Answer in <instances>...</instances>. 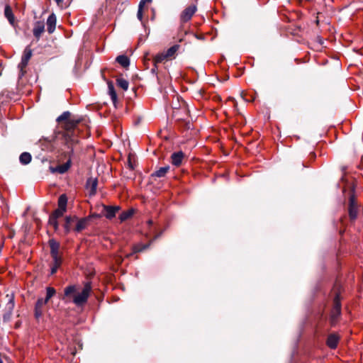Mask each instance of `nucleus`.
<instances>
[{"label":"nucleus","instance_id":"obj_1","mask_svg":"<svg viewBox=\"0 0 363 363\" xmlns=\"http://www.w3.org/2000/svg\"><path fill=\"white\" fill-rule=\"evenodd\" d=\"M91 291L90 282H86L81 291L77 285H69L65 288L62 300L65 303H73L77 306H82L85 304Z\"/></svg>","mask_w":363,"mask_h":363},{"label":"nucleus","instance_id":"obj_43","mask_svg":"<svg viewBox=\"0 0 363 363\" xmlns=\"http://www.w3.org/2000/svg\"><path fill=\"white\" fill-rule=\"evenodd\" d=\"M228 78H229V76H228V75H227V76H226V78H225V79H220V80H221V81H225V80H227Z\"/></svg>","mask_w":363,"mask_h":363},{"label":"nucleus","instance_id":"obj_21","mask_svg":"<svg viewBox=\"0 0 363 363\" xmlns=\"http://www.w3.org/2000/svg\"><path fill=\"white\" fill-rule=\"evenodd\" d=\"M77 225H76V227L74 228V230L76 232H81L82 230H83L84 229H85V228L86 227V225H87V222H88V220L87 218H82L80 220H77Z\"/></svg>","mask_w":363,"mask_h":363},{"label":"nucleus","instance_id":"obj_13","mask_svg":"<svg viewBox=\"0 0 363 363\" xmlns=\"http://www.w3.org/2000/svg\"><path fill=\"white\" fill-rule=\"evenodd\" d=\"M107 85H108V94L110 96L113 104H114V106H116V104L118 101V96H117L116 91L114 88V84H113V82L108 80Z\"/></svg>","mask_w":363,"mask_h":363},{"label":"nucleus","instance_id":"obj_26","mask_svg":"<svg viewBox=\"0 0 363 363\" xmlns=\"http://www.w3.org/2000/svg\"><path fill=\"white\" fill-rule=\"evenodd\" d=\"M133 215V209H130L128 211L123 212L120 215L119 219H120L121 222H123V221L129 219L130 218H131V216Z\"/></svg>","mask_w":363,"mask_h":363},{"label":"nucleus","instance_id":"obj_34","mask_svg":"<svg viewBox=\"0 0 363 363\" xmlns=\"http://www.w3.org/2000/svg\"><path fill=\"white\" fill-rule=\"evenodd\" d=\"M65 211L66 210L58 208L51 214V216H55V218L57 219L58 218L62 217Z\"/></svg>","mask_w":363,"mask_h":363},{"label":"nucleus","instance_id":"obj_31","mask_svg":"<svg viewBox=\"0 0 363 363\" xmlns=\"http://www.w3.org/2000/svg\"><path fill=\"white\" fill-rule=\"evenodd\" d=\"M70 113L69 111H65L63 112L60 116L57 117V121L61 122L63 121H65V122L69 119Z\"/></svg>","mask_w":363,"mask_h":363},{"label":"nucleus","instance_id":"obj_33","mask_svg":"<svg viewBox=\"0 0 363 363\" xmlns=\"http://www.w3.org/2000/svg\"><path fill=\"white\" fill-rule=\"evenodd\" d=\"M49 225H52L54 229L55 230H57L58 228V223H57V219L55 218V216H50V218H49Z\"/></svg>","mask_w":363,"mask_h":363},{"label":"nucleus","instance_id":"obj_36","mask_svg":"<svg viewBox=\"0 0 363 363\" xmlns=\"http://www.w3.org/2000/svg\"><path fill=\"white\" fill-rule=\"evenodd\" d=\"M43 313V310L42 308H38L35 307V318H40Z\"/></svg>","mask_w":363,"mask_h":363},{"label":"nucleus","instance_id":"obj_28","mask_svg":"<svg viewBox=\"0 0 363 363\" xmlns=\"http://www.w3.org/2000/svg\"><path fill=\"white\" fill-rule=\"evenodd\" d=\"M150 244L148 245H143V244H138L133 247V253H137L142 252L147 249L149 247Z\"/></svg>","mask_w":363,"mask_h":363},{"label":"nucleus","instance_id":"obj_19","mask_svg":"<svg viewBox=\"0 0 363 363\" xmlns=\"http://www.w3.org/2000/svg\"><path fill=\"white\" fill-rule=\"evenodd\" d=\"M116 62H117L120 65L123 67L126 68L130 65V60L128 56L121 55L118 56L116 58Z\"/></svg>","mask_w":363,"mask_h":363},{"label":"nucleus","instance_id":"obj_3","mask_svg":"<svg viewBox=\"0 0 363 363\" xmlns=\"http://www.w3.org/2000/svg\"><path fill=\"white\" fill-rule=\"evenodd\" d=\"M341 313V303L340 301V297L338 294L335 295V297L333 300V308L331 311L330 315V321L332 325H335L336 323L337 318L340 315Z\"/></svg>","mask_w":363,"mask_h":363},{"label":"nucleus","instance_id":"obj_2","mask_svg":"<svg viewBox=\"0 0 363 363\" xmlns=\"http://www.w3.org/2000/svg\"><path fill=\"white\" fill-rule=\"evenodd\" d=\"M79 122V119H70L67 121L65 123L64 128L66 130L63 135L65 139V145L67 149H70L71 154L74 153V146L79 142L74 130Z\"/></svg>","mask_w":363,"mask_h":363},{"label":"nucleus","instance_id":"obj_20","mask_svg":"<svg viewBox=\"0 0 363 363\" xmlns=\"http://www.w3.org/2000/svg\"><path fill=\"white\" fill-rule=\"evenodd\" d=\"M86 185L90 189V195H94L97 188V180L96 179H89L87 181Z\"/></svg>","mask_w":363,"mask_h":363},{"label":"nucleus","instance_id":"obj_6","mask_svg":"<svg viewBox=\"0 0 363 363\" xmlns=\"http://www.w3.org/2000/svg\"><path fill=\"white\" fill-rule=\"evenodd\" d=\"M197 8L196 5H191L188 7H186L181 13L180 19L181 21L186 23L189 21L193 15L196 11Z\"/></svg>","mask_w":363,"mask_h":363},{"label":"nucleus","instance_id":"obj_11","mask_svg":"<svg viewBox=\"0 0 363 363\" xmlns=\"http://www.w3.org/2000/svg\"><path fill=\"white\" fill-rule=\"evenodd\" d=\"M45 30V25L44 23L42 21H37L34 24L33 33V35L36 38L37 40L40 39L41 37L42 33Z\"/></svg>","mask_w":363,"mask_h":363},{"label":"nucleus","instance_id":"obj_23","mask_svg":"<svg viewBox=\"0 0 363 363\" xmlns=\"http://www.w3.org/2000/svg\"><path fill=\"white\" fill-rule=\"evenodd\" d=\"M77 220V217H70L67 216L65 218V223L64 225V228L65 233H69L71 230V226L70 224L72 222Z\"/></svg>","mask_w":363,"mask_h":363},{"label":"nucleus","instance_id":"obj_9","mask_svg":"<svg viewBox=\"0 0 363 363\" xmlns=\"http://www.w3.org/2000/svg\"><path fill=\"white\" fill-rule=\"evenodd\" d=\"M116 85L119 89H121L123 91L128 89L129 82L123 74L116 76Z\"/></svg>","mask_w":363,"mask_h":363},{"label":"nucleus","instance_id":"obj_12","mask_svg":"<svg viewBox=\"0 0 363 363\" xmlns=\"http://www.w3.org/2000/svg\"><path fill=\"white\" fill-rule=\"evenodd\" d=\"M184 157V154L182 151L174 152L171 155L172 164L176 167H179L182 164Z\"/></svg>","mask_w":363,"mask_h":363},{"label":"nucleus","instance_id":"obj_14","mask_svg":"<svg viewBox=\"0 0 363 363\" xmlns=\"http://www.w3.org/2000/svg\"><path fill=\"white\" fill-rule=\"evenodd\" d=\"M46 23L48 32L50 34L52 33L56 27V16L54 13H52L48 16Z\"/></svg>","mask_w":363,"mask_h":363},{"label":"nucleus","instance_id":"obj_44","mask_svg":"<svg viewBox=\"0 0 363 363\" xmlns=\"http://www.w3.org/2000/svg\"><path fill=\"white\" fill-rule=\"evenodd\" d=\"M242 74V72L239 74H235V77H240Z\"/></svg>","mask_w":363,"mask_h":363},{"label":"nucleus","instance_id":"obj_40","mask_svg":"<svg viewBox=\"0 0 363 363\" xmlns=\"http://www.w3.org/2000/svg\"><path fill=\"white\" fill-rule=\"evenodd\" d=\"M23 74H24V70L23 69H21L20 73H19V76L22 77Z\"/></svg>","mask_w":363,"mask_h":363},{"label":"nucleus","instance_id":"obj_24","mask_svg":"<svg viewBox=\"0 0 363 363\" xmlns=\"http://www.w3.org/2000/svg\"><path fill=\"white\" fill-rule=\"evenodd\" d=\"M31 155L28 152H23L20 157L19 160L23 164H28L31 161Z\"/></svg>","mask_w":363,"mask_h":363},{"label":"nucleus","instance_id":"obj_27","mask_svg":"<svg viewBox=\"0 0 363 363\" xmlns=\"http://www.w3.org/2000/svg\"><path fill=\"white\" fill-rule=\"evenodd\" d=\"M349 215L352 220L356 219L357 216V206H349Z\"/></svg>","mask_w":363,"mask_h":363},{"label":"nucleus","instance_id":"obj_5","mask_svg":"<svg viewBox=\"0 0 363 363\" xmlns=\"http://www.w3.org/2000/svg\"><path fill=\"white\" fill-rule=\"evenodd\" d=\"M49 245L50 247V255L52 261L62 260V257L60 255V243L55 240L52 239L49 240Z\"/></svg>","mask_w":363,"mask_h":363},{"label":"nucleus","instance_id":"obj_39","mask_svg":"<svg viewBox=\"0 0 363 363\" xmlns=\"http://www.w3.org/2000/svg\"><path fill=\"white\" fill-rule=\"evenodd\" d=\"M151 1L152 0H141L139 3L138 6L143 8L146 3H150Z\"/></svg>","mask_w":363,"mask_h":363},{"label":"nucleus","instance_id":"obj_15","mask_svg":"<svg viewBox=\"0 0 363 363\" xmlns=\"http://www.w3.org/2000/svg\"><path fill=\"white\" fill-rule=\"evenodd\" d=\"M340 340V337L336 334L329 335L326 344L330 349H335L337 347Z\"/></svg>","mask_w":363,"mask_h":363},{"label":"nucleus","instance_id":"obj_4","mask_svg":"<svg viewBox=\"0 0 363 363\" xmlns=\"http://www.w3.org/2000/svg\"><path fill=\"white\" fill-rule=\"evenodd\" d=\"M69 151H67V152L66 153L68 156V160L62 164H60V165H58L55 167H50V170L52 173H59V174H64L66 172L68 171V169L70 168L71 167V157L72 156L73 153L71 154L70 153V149H68Z\"/></svg>","mask_w":363,"mask_h":363},{"label":"nucleus","instance_id":"obj_8","mask_svg":"<svg viewBox=\"0 0 363 363\" xmlns=\"http://www.w3.org/2000/svg\"><path fill=\"white\" fill-rule=\"evenodd\" d=\"M32 55H33V51H32L30 47V46L26 47V48L23 51L22 57H21V62L19 63V65L18 66V68L25 67L28 65V62L30 60V59L31 58Z\"/></svg>","mask_w":363,"mask_h":363},{"label":"nucleus","instance_id":"obj_22","mask_svg":"<svg viewBox=\"0 0 363 363\" xmlns=\"http://www.w3.org/2000/svg\"><path fill=\"white\" fill-rule=\"evenodd\" d=\"M169 170V166L160 167L158 170L155 171L152 176L157 177H163Z\"/></svg>","mask_w":363,"mask_h":363},{"label":"nucleus","instance_id":"obj_37","mask_svg":"<svg viewBox=\"0 0 363 363\" xmlns=\"http://www.w3.org/2000/svg\"><path fill=\"white\" fill-rule=\"evenodd\" d=\"M143 8L138 6L137 17L140 21H142V19H143Z\"/></svg>","mask_w":363,"mask_h":363},{"label":"nucleus","instance_id":"obj_7","mask_svg":"<svg viewBox=\"0 0 363 363\" xmlns=\"http://www.w3.org/2000/svg\"><path fill=\"white\" fill-rule=\"evenodd\" d=\"M6 298H7V303L5 306V309H4L5 313L4 315V318L5 320L9 319L11 317L12 312L13 311V308H14V297H13V296L7 294Z\"/></svg>","mask_w":363,"mask_h":363},{"label":"nucleus","instance_id":"obj_30","mask_svg":"<svg viewBox=\"0 0 363 363\" xmlns=\"http://www.w3.org/2000/svg\"><path fill=\"white\" fill-rule=\"evenodd\" d=\"M62 262V260L52 261V264L51 271H50L51 274H54L55 273H56L57 269L61 265Z\"/></svg>","mask_w":363,"mask_h":363},{"label":"nucleus","instance_id":"obj_17","mask_svg":"<svg viewBox=\"0 0 363 363\" xmlns=\"http://www.w3.org/2000/svg\"><path fill=\"white\" fill-rule=\"evenodd\" d=\"M179 48H180L179 45H174L173 46L169 48L168 50L164 51L165 53H166V57H167V58L169 60H172L174 59L175 56H176V54H177V52L178 51Z\"/></svg>","mask_w":363,"mask_h":363},{"label":"nucleus","instance_id":"obj_10","mask_svg":"<svg viewBox=\"0 0 363 363\" xmlns=\"http://www.w3.org/2000/svg\"><path fill=\"white\" fill-rule=\"evenodd\" d=\"M104 215L108 219H111L116 216V213L120 210L118 206H103Z\"/></svg>","mask_w":363,"mask_h":363},{"label":"nucleus","instance_id":"obj_42","mask_svg":"<svg viewBox=\"0 0 363 363\" xmlns=\"http://www.w3.org/2000/svg\"><path fill=\"white\" fill-rule=\"evenodd\" d=\"M128 165H129V167H130V169H133V166H132V164H131V162H130V160H129V162H128Z\"/></svg>","mask_w":363,"mask_h":363},{"label":"nucleus","instance_id":"obj_41","mask_svg":"<svg viewBox=\"0 0 363 363\" xmlns=\"http://www.w3.org/2000/svg\"><path fill=\"white\" fill-rule=\"evenodd\" d=\"M57 4H60L62 0H55Z\"/></svg>","mask_w":363,"mask_h":363},{"label":"nucleus","instance_id":"obj_18","mask_svg":"<svg viewBox=\"0 0 363 363\" xmlns=\"http://www.w3.org/2000/svg\"><path fill=\"white\" fill-rule=\"evenodd\" d=\"M169 61V60L166 57V53L164 51L158 53L154 57V63L156 66L159 63H165L166 62Z\"/></svg>","mask_w":363,"mask_h":363},{"label":"nucleus","instance_id":"obj_35","mask_svg":"<svg viewBox=\"0 0 363 363\" xmlns=\"http://www.w3.org/2000/svg\"><path fill=\"white\" fill-rule=\"evenodd\" d=\"M48 301L45 298H38L35 307L38 308H43L44 306L47 304Z\"/></svg>","mask_w":363,"mask_h":363},{"label":"nucleus","instance_id":"obj_38","mask_svg":"<svg viewBox=\"0 0 363 363\" xmlns=\"http://www.w3.org/2000/svg\"><path fill=\"white\" fill-rule=\"evenodd\" d=\"M349 206H357V203H356V201H355V198H354V196L353 195H352L350 197Z\"/></svg>","mask_w":363,"mask_h":363},{"label":"nucleus","instance_id":"obj_25","mask_svg":"<svg viewBox=\"0 0 363 363\" xmlns=\"http://www.w3.org/2000/svg\"><path fill=\"white\" fill-rule=\"evenodd\" d=\"M67 198L65 194H62L58 199V208L66 210Z\"/></svg>","mask_w":363,"mask_h":363},{"label":"nucleus","instance_id":"obj_45","mask_svg":"<svg viewBox=\"0 0 363 363\" xmlns=\"http://www.w3.org/2000/svg\"><path fill=\"white\" fill-rule=\"evenodd\" d=\"M316 23H317V24H318V23H319V21H318V20H317V21H316Z\"/></svg>","mask_w":363,"mask_h":363},{"label":"nucleus","instance_id":"obj_29","mask_svg":"<svg viewBox=\"0 0 363 363\" xmlns=\"http://www.w3.org/2000/svg\"><path fill=\"white\" fill-rule=\"evenodd\" d=\"M56 291L52 287H47L46 289V297L45 300L48 302V301L55 294Z\"/></svg>","mask_w":363,"mask_h":363},{"label":"nucleus","instance_id":"obj_32","mask_svg":"<svg viewBox=\"0 0 363 363\" xmlns=\"http://www.w3.org/2000/svg\"><path fill=\"white\" fill-rule=\"evenodd\" d=\"M241 96L246 101H254L255 100V94H244L241 93Z\"/></svg>","mask_w":363,"mask_h":363},{"label":"nucleus","instance_id":"obj_16","mask_svg":"<svg viewBox=\"0 0 363 363\" xmlns=\"http://www.w3.org/2000/svg\"><path fill=\"white\" fill-rule=\"evenodd\" d=\"M4 15H5V17L8 19L9 23L11 26H15V17H14V15L13 13L12 9L10 7V6L6 5L5 6Z\"/></svg>","mask_w":363,"mask_h":363}]
</instances>
